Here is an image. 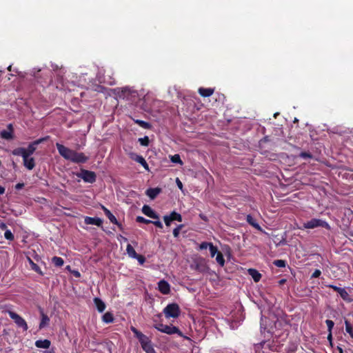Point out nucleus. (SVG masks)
<instances>
[{
	"mask_svg": "<svg viewBox=\"0 0 353 353\" xmlns=\"http://www.w3.org/2000/svg\"><path fill=\"white\" fill-rule=\"evenodd\" d=\"M57 149L59 154L65 159L72 161L74 163H83L88 160V157L85 156L83 152H77L71 150L63 145L57 143Z\"/></svg>",
	"mask_w": 353,
	"mask_h": 353,
	"instance_id": "f257e3e1",
	"label": "nucleus"
},
{
	"mask_svg": "<svg viewBox=\"0 0 353 353\" xmlns=\"http://www.w3.org/2000/svg\"><path fill=\"white\" fill-rule=\"evenodd\" d=\"M154 327L163 333H165L168 334H177L181 336H183V335L182 332L180 331V330L175 326L159 323V324L154 325Z\"/></svg>",
	"mask_w": 353,
	"mask_h": 353,
	"instance_id": "f03ea898",
	"label": "nucleus"
},
{
	"mask_svg": "<svg viewBox=\"0 0 353 353\" xmlns=\"http://www.w3.org/2000/svg\"><path fill=\"white\" fill-rule=\"evenodd\" d=\"M163 313L166 318H177L180 314V308L176 303L168 304L164 309Z\"/></svg>",
	"mask_w": 353,
	"mask_h": 353,
	"instance_id": "7ed1b4c3",
	"label": "nucleus"
},
{
	"mask_svg": "<svg viewBox=\"0 0 353 353\" xmlns=\"http://www.w3.org/2000/svg\"><path fill=\"white\" fill-rule=\"evenodd\" d=\"M7 312L19 327L22 328L23 331L28 329L27 323L21 316L11 310H8Z\"/></svg>",
	"mask_w": 353,
	"mask_h": 353,
	"instance_id": "20e7f679",
	"label": "nucleus"
},
{
	"mask_svg": "<svg viewBox=\"0 0 353 353\" xmlns=\"http://www.w3.org/2000/svg\"><path fill=\"white\" fill-rule=\"evenodd\" d=\"M303 227L305 228H310V229H312V228H317V227L328 228L329 225L327 222L322 221L321 219H312L310 221H308L306 223H305L303 224Z\"/></svg>",
	"mask_w": 353,
	"mask_h": 353,
	"instance_id": "39448f33",
	"label": "nucleus"
},
{
	"mask_svg": "<svg viewBox=\"0 0 353 353\" xmlns=\"http://www.w3.org/2000/svg\"><path fill=\"white\" fill-rule=\"evenodd\" d=\"M85 182L92 183L96 181V174L92 171L82 169L81 172L77 174Z\"/></svg>",
	"mask_w": 353,
	"mask_h": 353,
	"instance_id": "423d86ee",
	"label": "nucleus"
},
{
	"mask_svg": "<svg viewBox=\"0 0 353 353\" xmlns=\"http://www.w3.org/2000/svg\"><path fill=\"white\" fill-rule=\"evenodd\" d=\"M49 138V137H43V138H41V139H39L33 142H32L31 143H30L28 145V147L27 149H26V153L27 154V156H30L32 155L36 150L37 149V146L43 143V141L48 140Z\"/></svg>",
	"mask_w": 353,
	"mask_h": 353,
	"instance_id": "0eeeda50",
	"label": "nucleus"
},
{
	"mask_svg": "<svg viewBox=\"0 0 353 353\" xmlns=\"http://www.w3.org/2000/svg\"><path fill=\"white\" fill-rule=\"evenodd\" d=\"M329 288L333 289L334 291L337 292L341 297L345 301L350 303L353 301L352 298H350L348 292L346 291L345 288H341L339 287H337L336 285H330Z\"/></svg>",
	"mask_w": 353,
	"mask_h": 353,
	"instance_id": "6e6552de",
	"label": "nucleus"
},
{
	"mask_svg": "<svg viewBox=\"0 0 353 353\" xmlns=\"http://www.w3.org/2000/svg\"><path fill=\"white\" fill-rule=\"evenodd\" d=\"M130 157L132 160L140 163L146 170H149L148 164L147 163L146 161L142 156L138 155L135 153H131V154H130Z\"/></svg>",
	"mask_w": 353,
	"mask_h": 353,
	"instance_id": "1a4fd4ad",
	"label": "nucleus"
},
{
	"mask_svg": "<svg viewBox=\"0 0 353 353\" xmlns=\"http://www.w3.org/2000/svg\"><path fill=\"white\" fill-rule=\"evenodd\" d=\"M142 212L150 218L159 219V216L148 205L143 206Z\"/></svg>",
	"mask_w": 353,
	"mask_h": 353,
	"instance_id": "9d476101",
	"label": "nucleus"
},
{
	"mask_svg": "<svg viewBox=\"0 0 353 353\" xmlns=\"http://www.w3.org/2000/svg\"><path fill=\"white\" fill-rule=\"evenodd\" d=\"M158 289L163 294H168L170 292V284L163 279L159 281Z\"/></svg>",
	"mask_w": 353,
	"mask_h": 353,
	"instance_id": "9b49d317",
	"label": "nucleus"
},
{
	"mask_svg": "<svg viewBox=\"0 0 353 353\" xmlns=\"http://www.w3.org/2000/svg\"><path fill=\"white\" fill-rule=\"evenodd\" d=\"M101 208L103 210L105 216L108 218L110 221L114 224H116L119 226V228L122 230L121 225L117 221L116 217L112 214V212L107 209L105 206L101 205Z\"/></svg>",
	"mask_w": 353,
	"mask_h": 353,
	"instance_id": "f8f14e48",
	"label": "nucleus"
},
{
	"mask_svg": "<svg viewBox=\"0 0 353 353\" xmlns=\"http://www.w3.org/2000/svg\"><path fill=\"white\" fill-rule=\"evenodd\" d=\"M194 270L200 272H205L208 270V266L203 259H200L195 261Z\"/></svg>",
	"mask_w": 353,
	"mask_h": 353,
	"instance_id": "ddd939ff",
	"label": "nucleus"
},
{
	"mask_svg": "<svg viewBox=\"0 0 353 353\" xmlns=\"http://www.w3.org/2000/svg\"><path fill=\"white\" fill-rule=\"evenodd\" d=\"M84 223L87 225H95L99 227L101 226L103 221L101 219L98 217L85 216Z\"/></svg>",
	"mask_w": 353,
	"mask_h": 353,
	"instance_id": "4468645a",
	"label": "nucleus"
},
{
	"mask_svg": "<svg viewBox=\"0 0 353 353\" xmlns=\"http://www.w3.org/2000/svg\"><path fill=\"white\" fill-rule=\"evenodd\" d=\"M23 159V165L27 169L31 170L34 168L35 163L34 158L30 157V156H27L26 154L24 156Z\"/></svg>",
	"mask_w": 353,
	"mask_h": 353,
	"instance_id": "2eb2a0df",
	"label": "nucleus"
},
{
	"mask_svg": "<svg viewBox=\"0 0 353 353\" xmlns=\"http://www.w3.org/2000/svg\"><path fill=\"white\" fill-rule=\"evenodd\" d=\"M8 128L10 130H3L0 132V137L2 139H6V140H10L13 139V134H12V124H9L8 125Z\"/></svg>",
	"mask_w": 353,
	"mask_h": 353,
	"instance_id": "dca6fc26",
	"label": "nucleus"
},
{
	"mask_svg": "<svg viewBox=\"0 0 353 353\" xmlns=\"http://www.w3.org/2000/svg\"><path fill=\"white\" fill-rule=\"evenodd\" d=\"M161 192V189L159 188H149L146 190L145 194L151 199H154Z\"/></svg>",
	"mask_w": 353,
	"mask_h": 353,
	"instance_id": "f3484780",
	"label": "nucleus"
},
{
	"mask_svg": "<svg viewBox=\"0 0 353 353\" xmlns=\"http://www.w3.org/2000/svg\"><path fill=\"white\" fill-rule=\"evenodd\" d=\"M246 221L250 225H251L255 229L261 232L263 231L261 227L259 225V224L256 222V221L253 218L252 215L248 214L246 216Z\"/></svg>",
	"mask_w": 353,
	"mask_h": 353,
	"instance_id": "a211bd4d",
	"label": "nucleus"
},
{
	"mask_svg": "<svg viewBox=\"0 0 353 353\" xmlns=\"http://www.w3.org/2000/svg\"><path fill=\"white\" fill-rule=\"evenodd\" d=\"M248 272L249 275L252 276L254 282H259L261 279V274H260L259 271H257L256 270L250 268L248 269Z\"/></svg>",
	"mask_w": 353,
	"mask_h": 353,
	"instance_id": "6ab92c4d",
	"label": "nucleus"
},
{
	"mask_svg": "<svg viewBox=\"0 0 353 353\" xmlns=\"http://www.w3.org/2000/svg\"><path fill=\"white\" fill-rule=\"evenodd\" d=\"M50 341L48 339L38 340L35 342V345L39 348L48 349L50 346Z\"/></svg>",
	"mask_w": 353,
	"mask_h": 353,
	"instance_id": "aec40b11",
	"label": "nucleus"
},
{
	"mask_svg": "<svg viewBox=\"0 0 353 353\" xmlns=\"http://www.w3.org/2000/svg\"><path fill=\"white\" fill-rule=\"evenodd\" d=\"M94 302L95 303L97 310L99 312H103L105 310V304L101 299H100L99 298H94Z\"/></svg>",
	"mask_w": 353,
	"mask_h": 353,
	"instance_id": "412c9836",
	"label": "nucleus"
},
{
	"mask_svg": "<svg viewBox=\"0 0 353 353\" xmlns=\"http://www.w3.org/2000/svg\"><path fill=\"white\" fill-rule=\"evenodd\" d=\"M214 92V89L212 88H200L199 89V93L204 97H208L211 96Z\"/></svg>",
	"mask_w": 353,
	"mask_h": 353,
	"instance_id": "4be33fe9",
	"label": "nucleus"
},
{
	"mask_svg": "<svg viewBox=\"0 0 353 353\" xmlns=\"http://www.w3.org/2000/svg\"><path fill=\"white\" fill-rule=\"evenodd\" d=\"M49 322H50L49 317L44 313L41 312V321L39 324V329H42L44 327H46V325H48Z\"/></svg>",
	"mask_w": 353,
	"mask_h": 353,
	"instance_id": "5701e85b",
	"label": "nucleus"
},
{
	"mask_svg": "<svg viewBox=\"0 0 353 353\" xmlns=\"http://www.w3.org/2000/svg\"><path fill=\"white\" fill-rule=\"evenodd\" d=\"M134 121L144 129H150L152 128V125L148 122L140 119H134Z\"/></svg>",
	"mask_w": 353,
	"mask_h": 353,
	"instance_id": "b1692460",
	"label": "nucleus"
},
{
	"mask_svg": "<svg viewBox=\"0 0 353 353\" xmlns=\"http://www.w3.org/2000/svg\"><path fill=\"white\" fill-rule=\"evenodd\" d=\"M102 319L103 322L110 323L113 322L114 317L111 312H108L103 315Z\"/></svg>",
	"mask_w": 353,
	"mask_h": 353,
	"instance_id": "393cba45",
	"label": "nucleus"
},
{
	"mask_svg": "<svg viewBox=\"0 0 353 353\" xmlns=\"http://www.w3.org/2000/svg\"><path fill=\"white\" fill-rule=\"evenodd\" d=\"M12 153L13 155L21 156L23 158L24 157L25 155H26V148H17L14 149V150H12Z\"/></svg>",
	"mask_w": 353,
	"mask_h": 353,
	"instance_id": "a878e982",
	"label": "nucleus"
},
{
	"mask_svg": "<svg viewBox=\"0 0 353 353\" xmlns=\"http://www.w3.org/2000/svg\"><path fill=\"white\" fill-rule=\"evenodd\" d=\"M141 347L146 353H156L154 347L152 345L151 341L148 343L144 344Z\"/></svg>",
	"mask_w": 353,
	"mask_h": 353,
	"instance_id": "bb28decb",
	"label": "nucleus"
},
{
	"mask_svg": "<svg viewBox=\"0 0 353 353\" xmlns=\"http://www.w3.org/2000/svg\"><path fill=\"white\" fill-rule=\"evenodd\" d=\"M28 261L30 263L32 270H34L36 272L39 273L40 275L43 274L41 268L35 263H34L30 258H28Z\"/></svg>",
	"mask_w": 353,
	"mask_h": 353,
	"instance_id": "cd10ccee",
	"label": "nucleus"
},
{
	"mask_svg": "<svg viewBox=\"0 0 353 353\" xmlns=\"http://www.w3.org/2000/svg\"><path fill=\"white\" fill-rule=\"evenodd\" d=\"M126 251H127L128 256L133 259L137 254V253L136 252V251L134 250V249L130 244H128L127 248H126Z\"/></svg>",
	"mask_w": 353,
	"mask_h": 353,
	"instance_id": "c85d7f7f",
	"label": "nucleus"
},
{
	"mask_svg": "<svg viewBox=\"0 0 353 353\" xmlns=\"http://www.w3.org/2000/svg\"><path fill=\"white\" fill-rule=\"evenodd\" d=\"M52 261L54 263V265L57 267H61L63 265V259L59 256H54L52 259Z\"/></svg>",
	"mask_w": 353,
	"mask_h": 353,
	"instance_id": "c756f323",
	"label": "nucleus"
},
{
	"mask_svg": "<svg viewBox=\"0 0 353 353\" xmlns=\"http://www.w3.org/2000/svg\"><path fill=\"white\" fill-rule=\"evenodd\" d=\"M169 216H170V219H172V221H177L179 222L182 221L181 215L175 211L172 212Z\"/></svg>",
	"mask_w": 353,
	"mask_h": 353,
	"instance_id": "7c9ffc66",
	"label": "nucleus"
},
{
	"mask_svg": "<svg viewBox=\"0 0 353 353\" xmlns=\"http://www.w3.org/2000/svg\"><path fill=\"white\" fill-rule=\"evenodd\" d=\"M345 331L353 339V327H352V325L347 320L345 321Z\"/></svg>",
	"mask_w": 353,
	"mask_h": 353,
	"instance_id": "2f4dec72",
	"label": "nucleus"
},
{
	"mask_svg": "<svg viewBox=\"0 0 353 353\" xmlns=\"http://www.w3.org/2000/svg\"><path fill=\"white\" fill-rule=\"evenodd\" d=\"M216 262L221 265L223 266L225 264V259L221 252H218L216 257Z\"/></svg>",
	"mask_w": 353,
	"mask_h": 353,
	"instance_id": "473e14b6",
	"label": "nucleus"
},
{
	"mask_svg": "<svg viewBox=\"0 0 353 353\" xmlns=\"http://www.w3.org/2000/svg\"><path fill=\"white\" fill-rule=\"evenodd\" d=\"M141 336L138 339L139 341L140 342L141 346L144 344L148 343L151 341L149 339V338L145 336V334L140 335Z\"/></svg>",
	"mask_w": 353,
	"mask_h": 353,
	"instance_id": "72a5a7b5",
	"label": "nucleus"
},
{
	"mask_svg": "<svg viewBox=\"0 0 353 353\" xmlns=\"http://www.w3.org/2000/svg\"><path fill=\"white\" fill-rule=\"evenodd\" d=\"M171 161L174 163H179L181 165H183V161L181 159L179 154H174L173 156H171Z\"/></svg>",
	"mask_w": 353,
	"mask_h": 353,
	"instance_id": "f704fd0d",
	"label": "nucleus"
},
{
	"mask_svg": "<svg viewBox=\"0 0 353 353\" xmlns=\"http://www.w3.org/2000/svg\"><path fill=\"white\" fill-rule=\"evenodd\" d=\"M138 141L143 146H148L150 143L149 138L147 136H145L143 138H139Z\"/></svg>",
	"mask_w": 353,
	"mask_h": 353,
	"instance_id": "c9c22d12",
	"label": "nucleus"
},
{
	"mask_svg": "<svg viewBox=\"0 0 353 353\" xmlns=\"http://www.w3.org/2000/svg\"><path fill=\"white\" fill-rule=\"evenodd\" d=\"M209 249H210L211 257H214L216 254H218V252H219L218 251L217 248L216 246H214L212 243L210 245Z\"/></svg>",
	"mask_w": 353,
	"mask_h": 353,
	"instance_id": "e433bc0d",
	"label": "nucleus"
},
{
	"mask_svg": "<svg viewBox=\"0 0 353 353\" xmlns=\"http://www.w3.org/2000/svg\"><path fill=\"white\" fill-rule=\"evenodd\" d=\"M273 264L279 268H284L286 265V262L285 260L278 259L274 261Z\"/></svg>",
	"mask_w": 353,
	"mask_h": 353,
	"instance_id": "4c0bfd02",
	"label": "nucleus"
},
{
	"mask_svg": "<svg viewBox=\"0 0 353 353\" xmlns=\"http://www.w3.org/2000/svg\"><path fill=\"white\" fill-rule=\"evenodd\" d=\"M183 225H179L176 228L173 230V235L175 238H177L179 236L180 230L183 228Z\"/></svg>",
	"mask_w": 353,
	"mask_h": 353,
	"instance_id": "58836bf2",
	"label": "nucleus"
},
{
	"mask_svg": "<svg viewBox=\"0 0 353 353\" xmlns=\"http://www.w3.org/2000/svg\"><path fill=\"white\" fill-rule=\"evenodd\" d=\"M136 221H137L138 223H145V224H149V223H152V221L148 220V219H145L144 217L141 216H138L136 218Z\"/></svg>",
	"mask_w": 353,
	"mask_h": 353,
	"instance_id": "ea45409f",
	"label": "nucleus"
},
{
	"mask_svg": "<svg viewBox=\"0 0 353 353\" xmlns=\"http://www.w3.org/2000/svg\"><path fill=\"white\" fill-rule=\"evenodd\" d=\"M4 236L7 240H9V241H12V240H14V238L12 232L9 230H6Z\"/></svg>",
	"mask_w": 353,
	"mask_h": 353,
	"instance_id": "a19ab883",
	"label": "nucleus"
},
{
	"mask_svg": "<svg viewBox=\"0 0 353 353\" xmlns=\"http://www.w3.org/2000/svg\"><path fill=\"white\" fill-rule=\"evenodd\" d=\"M325 323L327 326V330H328L329 333H332V330L334 325V323L332 320L327 319L325 321Z\"/></svg>",
	"mask_w": 353,
	"mask_h": 353,
	"instance_id": "79ce46f5",
	"label": "nucleus"
},
{
	"mask_svg": "<svg viewBox=\"0 0 353 353\" xmlns=\"http://www.w3.org/2000/svg\"><path fill=\"white\" fill-rule=\"evenodd\" d=\"M299 157L303 159H312L313 157L310 152H302L300 153Z\"/></svg>",
	"mask_w": 353,
	"mask_h": 353,
	"instance_id": "37998d69",
	"label": "nucleus"
},
{
	"mask_svg": "<svg viewBox=\"0 0 353 353\" xmlns=\"http://www.w3.org/2000/svg\"><path fill=\"white\" fill-rule=\"evenodd\" d=\"M134 259H136L141 265L143 264L145 261V256L143 255H141V254H138Z\"/></svg>",
	"mask_w": 353,
	"mask_h": 353,
	"instance_id": "c03bdc74",
	"label": "nucleus"
},
{
	"mask_svg": "<svg viewBox=\"0 0 353 353\" xmlns=\"http://www.w3.org/2000/svg\"><path fill=\"white\" fill-rule=\"evenodd\" d=\"M64 73H65L64 69L62 67H61L59 70L58 72H57V76L59 80L62 81L63 75Z\"/></svg>",
	"mask_w": 353,
	"mask_h": 353,
	"instance_id": "a18cd8bd",
	"label": "nucleus"
},
{
	"mask_svg": "<svg viewBox=\"0 0 353 353\" xmlns=\"http://www.w3.org/2000/svg\"><path fill=\"white\" fill-rule=\"evenodd\" d=\"M163 220L165 221V223L167 226H170L172 221V219H170V216L169 215H165L163 216Z\"/></svg>",
	"mask_w": 353,
	"mask_h": 353,
	"instance_id": "49530a36",
	"label": "nucleus"
},
{
	"mask_svg": "<svg viewBox=\"0 0 353 353\" xmlns=\"http://www.w3.org/2000/svg\"><path fill=\"white\" fill-rule=\"evenodd\" d=\"M156 221H152V224H154L156 227L162 229L163 228V224L159 219H155Z\"/></svg>",
	"mask_w": 353,
	"mask_h": 353,
	"instance_id": "de8ad7c7",
	"label": "nucleus"
},
{
	"mask_svg": "<svg viewBox=\"0 0 353 353\" xmlns=\"http://www.w3.org/2000/svg\"><path fill=\"white\" fill-rule=\"evenodd\" d=\"M210 244H211V243L202 242L199 245V248H200V250H205L210 247Z\"/></svg>",
	"mask_w": 353,
	"mask_h": 353,
	"instance_id": "09e8293b",
	"label": "nucleus"
},
{
	"mask_svg": "<svg viewBox=\"0 0 353 353\" xmlns=\"http://www.w3.org/2000/svg\"><path fill=\"white\" fill-rule=\"evenodd\" d=\"M131 330L132 331V332L135 334L136 337L137 339H139L141 336L140 335H142L143 333L139 332V330H137L135 327H131Z\"/></svg>",
	"mask_w": 353,
	"mask_h": 353,
	"instance_id": "8fccbe9b",
	"label": "nucleus"
},
{
	"mask_svg": "<svg viewBox=\"0 0 353 353\" xmlns=\"http://www.w3.org/2000/svg\"><path fill=\"white\" fill-rule=\"evenodd\" d=\"M265 341L261 342L259 343L254 345V349L256 352H258L261 348H262L263 345L265 344Z\"/></svg>",
	"mask_w": 353,
	"mask_h": 353,
	"instance_id": "3c124183",
	"label": "nucleus"
},
{
	"mask_svg": "<svg viewBox=\"0 0 353 353\" xmlns=\"http://www.w3.org/2000/svg\"><path fill=\"white\" fill-rule=\"evenodd\" d=\"M321 274V272L319 270H316L312 274L311 278H318Z\"/></svg>",
	"mask_w": 353,
	"mask_h": 353,
	"instance_id": "603ef678",
	"label": "nucleus"
},
{
	"mask_svg": "<svg viewBox=\"0 0 353 353\" xmlns=\"http://www.w3.org/2000/svg\"><path fill=\"white\" fill-rule=\"evenodd\" d=\"M176 185L178 186V188L180 189V190H182L183 189V183L182 182L179 180V178H176Z\"/></svg>",
	"mask_w": 353,
	"mask_h": 353,
	"instance_id": "864d4df0",
	"label": "nucleus"
},
{
	"mask_svg": "<svg viewBox=\"0 0 353 353\" xmlns=\"http://www.w3.org/2000/svg\"><path fill=\"white\" fill-rule=\"evenodd\" d=\"M23 187H24V183H17V184L15 185V189H16V190H21V189H22Z\"/></svg>",
	"mask_w": 353,
	"mask_h": 353,
	"instance_id": "5fc2aeb1",
	"label": "nucleus"
},
{
	"mask_svg": "<svg viewBox=\"0 0 353 353\" xmlns=\"http://www.w3.org/2000/svg\"><path fill=\"white\" fill-rule=\"evenodd\" d=\"M72 273L77 278H79V277L81 276V274H80L79 272L77 271V270H72Z\"/></svg>",
	"mask_w": 353,
	"mask_h": 353,
	"instance_id": "6e6d98bb",
	"label": "nucleus"
},
{
	"mask_svg": "<svg viewBox=\"0 0 353 353\" xmlns=\"http://www.w3.org/2000/svg\"><path fill=\"white\" fill-rule=\"evenodd\" d=\"M52 70L54 72H58L60 69V68L57 65L52 64Z\"/></svg>",
	"mask_w": 353,
	"mask_h": 353,
	"instance_id": "4d7b16f0",
	"label": "nucleus"
},
{
	"mask_svg": "<svg viewBox=\"0 0 353 353\" xmlns=\"http://www.w3.org/2000/svg\"><path fill=\"white\" fill-rule=\"evenodd\" d=\"M327 340L330 341V345L332 346V333L328 334Z\"/></svg>",
	"mask_w": 353,
	"mask_h": 353,
	"instance_id": "13d9d810",
	"label": "nucleus"
},
{
	"mask_svg": "<svg viewBox=\"0 0 353 353\" xmlns=\"http://www.w3.org/2000/svg\"><path fill=\"white\" fill-rule=\"evenodd\" d=\"M199 217H200L202 220H203V221H208V217H207L205 215H204L203 214H199Z\"/></svg>",
	"mask_w": 353,
	"mask_h": 353,
	"instance_id": "bf43d9fd",
	"label": "nucleus"
},
{
	"mask_svg": "<svg viewBox=\"0 0 353 353\" xmlns=\"http://www.w3.org/2000/svg\"><path fill=\"white\" fill-rule=\"evenodd\" d=\"M6 228H7V225H6V223H0V229H1V230H6Z\"/></svg>",
	"mask_w": 353,
	"mask_h": 353,
	"instance_id": "052dcab7",
	"label": "nucleus"
},
{
	"mask_svg": "<svg viewBox=\"0 0 353 353\" xmlns=\"http://www.w3.org/2000/svg\"><path fill=\"white\" fill-rule=\"evenodd\" d=\"M191 353H200L198 347H193Z\"/></svg>",
	"mask_w": 353,
	"mask_h": 353,
	"instance_id": "680f3d73",
	"label": "nucleus"
},
{
	"mask_svg": "<svg viewBox=\"0 0 353 353\" xmlns=\"http://www.w3.org/2000/svg\"><path fill=\"white\" fill-rule=\"evenodd\" d=\"M5 192V188L0 185V195L3 194Z\"/></svg>",
	"mask_w": 353,
	"mask_h": 353,
	"instance_id": "e2e57ef3",
	"label": "nucleus"
},
{
	"mask_svg": "<svg viewBox=\"0 0 353 353\" xmlns=\"http://www.w3.org/2000/svg\"><path fill=\"white\" fill-rule=\"evenodd\" d=\"M337 349H338L339 353H343V350L341 347L338 346Z\"/></svg>",
	"mask_w": 353,
	"mask_h": 353,
	"instance_id": "0e129e2a",
	"label": "nucleus"
},
{
	"mask_svg": "<svg viewBox=\"0 0 353 353\" xmlns=\"http://www.w3.org/2000/svg\"><path fill=\"white\" fill-rule=\"evenodd\" d=\"M285 281H286L285 279H281V280L279 281V283L280 284H283Z\"/></svg>",
	"mask_w": 353,
	"mask_h": 353,
	"instance_id": "69168bd1",
	"label": "nucleus"
},
{
	"mask_svg": "<svg viewBox=\"0 0 353 353\" xmlns=\"http://www.w3.org/2000/svg\"><path fill=\"white\" fill-rule=\"evenodd\" d=\"M122 238H123V239L124 240V241H128V239H127V238L123 237V236H122Z\"/></svg>",
	"mask_w": 353,
	"mask_h": 353,
	"instance_id": "338daca9",
	"label": "nucleus"
},
{
	"mask_svg": "<svg viewBox=\"0 0 353 353\" xmlns=\"http://www.w3.org/2000/svg\"><path fill=\"white\" fill-rule=\"evenodd\" d=\"M350 235L353 236V232H351L350 233Z\"/></svg>",
	"mask_w": 353,
	"mask_h": 353,
	"instance_id": "774afa93",
	"label": "nucleus"
}]
</instances>
